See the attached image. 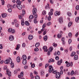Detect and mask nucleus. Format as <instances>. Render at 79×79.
I'll return each mask as SVG.
<instances>
[{
    "label": "nucleus",
    "mask_w": 79,
    "mask_h": 79,
    "mask_svg": "<svg viewBox=\"0 0 79 79\" xmlns=\"http://www.w3.org/2000/svg\"><path fill=\"white\" fill-rule=\"evenodd\" d=\"M8 31L10 33H12V34H15V31L12 28H9Z\"/></svg>",
    "instance_id": "obj_4"
},
{
    "label": "nucleus",
    "mask_w": 79,
    "mask_h": 79,
    "mask_svg": "<svg viewBox=\"0 0 79 79\" xmlns=\"http://www.w3.org/2000/svg\"><path fill=\"white\" fill-rule=\"evenodd\" d=\"M56 73V71L55 70H55H54V71H52V73H53V74H55V73Z\"/></svg>",
    "instance_id": "obj_51"
},
{
    "label": "nucleus",
    "mask_w": 79,
    "mask_h": 79,
    "mask_svg": "<svg viewBox=\"0 0 79 79\" xmlns=\"http://www.w3.org/2000/svg\"><path fill=\"white\" fill-rule=\"evenodd\" d=\"M47 26H49L51 25V22H48L47 24Z\"/></svg>",
    "instance_id": "obj_40"
},
{
    "label": "nucleus",
    "mask_w": 79,
    "mask_h": 79,
    "mask_svg": "<svg viewBox=\"0 0 79 79\" xmlns=\"http://www.w3.org/2000/svg\"><path fill=\"white\" fill-rule=\"evenodd\" d=\"M62 63H63V60H62V59H60V60H59L58 61V62H57V64L59 66H60L61 65Z\"/></svg>",
    "instance_id": "obj_7"
},
{
    "label": "nucleus",
    "mask_w": 79,
    "mask_h": 79,
    "mask_svg": "<svg viewBox=\"0 0 79 79\" xmlns=\"http://www.w3.org/2000/svg\"><path fill=\"white\" fill-rule=\"evenodd\" d=\"M25 23L26 26H29V23L27 21H26Z\"/></svg>",
    "instance_id": "obj_32"
},
{
    "label": "nucleus",
    "mask_w": 79,
    "mask_h": 79,
    "mask_svg": "<svg viewBox=\"0 0 79 79\" xmlns=\"http://www.w3.org/2000/svg\"><path fill=\"white\" fill-rule=\"evenodd\" d=\"M63 17H60L59 19V21L60 23H63Z\"/></svg>",
    "instance_id": "obj_13"
},
{
    "label": "nucleus",
    "mask_w": 79,
    "mask_h": 79,
    "mask_svg": "<svg viewBox=\"0 0 79 79\" xmlns=\"http://www.w3.org/2000/svg\"><path fill=\"white\" fill-rule=\"evenodd\" d=\"M2 18H5V17H6V14L4 13L2 14Z\"/></svg>",
    "instance_id": "obj_19"
},
{
    "label": "nucleus",
    "mask_w": 79,
    "mask_h": 79,
    "mask_svg": "<svg viewBox=\"0 0 79 79\" xmlns=\"http://www.w3.org/2000/svg\"><path fill=\"white\" fill-rule=\"evenodd\" d=\"M78 59V56L77 55H76L74 57V60H77Z\"/></svg>",
    "instance_id": "obj_20"
},
{
    "label": "nucleus",
    "mask_w": 79,
    "mask_h": 79,
    "mask_svg": "<svg viewBox=\"0 0 79 79\" xmlns=\"http://www.w3.org/2000/svg\"><path fill=\"white\" fill-rule=\"evenodd\" d=\"M79 20V17H76L75 19V21L76 23H77Z\"/></svg>",
    "instance_id": "obj_25"
},
{
    "label": "nucleus",
    "mask_w": 79,
    "mask_h": 79,
    "mask_svg": "<svg viewBox=\"0 0 79 79\" xmlns=\"http://www.w3.org/2000/svg\"><path fill=\"white\" fill-rule=\"evenodd\" d=\"M40 45V43H37L35 44L36 47H38Z\"/></svg>",
    "instance_id": "obj_28"
},
{
    "label": "nucleus",
    "mask_w": 79,
    "mask_h": 79,
    "mask_svg": "<svg viewBox=\"0 0 79 79\" xmlns=\"http://www.w3.org/2000/svg\"><path fill=\"white\" fill-rule=\"evenodd\" d=\"M23 72H22L20 73L21 76L22 77H23Z\"/></svg>",
    "instance_id": "obj_50"
},
{
    "label": "nucleus",
    "mask_w": 79,
    "mask_h": 79,
    "mask_svg": "<svg viewBox=\"0 0 79 79\" xmlns=\"http://www.w3.org/2000/svg\"><path fill=\"white\" fill-rule=\"evenodd\" d=\"M61 40L62 41H64V37H63L61 39Z\"/></svg>",
    "instance_id": "obj_63"
},
{
    "label": "nucleus",
    "mask_w": 79,
    "mask_h": 79,
    "mask_svg": "<svg viewBox=\"0 0 79 79\" xmlns=\"http://www.w3.org/2000/svg\"><path fill=\"white\" fill-rule=\"evenodd\" d=\"M35 79H40V77H39V76L37 75L35 76Z\"/></svg>",
    "instance_id": "obj_38"
},
{
    "label": "nucleus",
    "mask_w": 79,
    "mask_h": 79,
    "mask_svg": "<svg viewBox=\"0 0 79 79\" xmlns=\"http://www.w3.org/2000/svg\"><path fill=\"white\" fill-rule=\"evenodd\" d=\"M16 3L17 4V5H21V2L19 1V0H17L16 1Z\"/></svg>",
    "instance_id": "obj_18"
},
{
    "label": "nucleus",
    "mask_w": 79,
    "mask_h": 79,
    "mask_svg": "<svg viewBox=\"0 0 79 79\" xmlns=\"http://www.w3.org/2000/svg\"><path fill=\"white\" fill-rule=\"evenodd\" d=\"M22 63L23 64H26L27 63V61L26 60H23Z\"/></svg>",
    "instance_id": "obj_17"
},
{
    "label": "nucleus",
    "mask_w": 79,
    "mask_h": 79,
    "mask_svg": "<svg viewBox=\"0 0 79 79\" xmlns=\"http://www.w3.org/2000/svg\"><path fill=\"white\" fill-rule=\"evenodd\" d=\"M2 5H4V4L5 3V1H4V0H2Z\"/></svg>",
    "instance_id": "obj_56"
},
{
    "label": "nucleus",
    "mask_w": 79,
    "mask_h": 79,
    "mask_svg": "<svg viewBox=\"0 0 79 79\" xmlns=\"http://www.w3.org/2000/svg\"><path fill=\"white\" fill-rule=\"evenodd\" d=\"M28 39L29 40H32V39L34 38V37H33V35H29L28 37Z\"/></svg>",
    "instance_id": "obj_12"
},
{
    "label": "nucleus",
    "mask_w": 79,
    "mask_h": 79,
    "mask_svg": "<svg viewBox=\"0 0 79 79\" xmlns=\"http://www.w3.org/2000/svg\"><path fill=\"white\" fill-rule=\"evenodd\" d=\"M35 52H38V51H39V48H36L35 49Z\"/></svg>",
    "instance_id": "obj_46"
},
{
    "label": "nucleus",
    "mask_w": 79,
    "mask_h": 79,
    "mask_svg": "<svg viewBox=\"0 0 79 79\" xmlns=\"http://www.w3.org/2000/svg\"><path fill=\"white\" fill-rule=\"evenodd\" d=\"M49 69L48 70V72L50 73H51L52 71H54V69L53 68V67L52 65H50L49 66Z\"/></svg>",
    "instance_id": "obj_3"
},
{
    "label": "nucleus",
    "mask_w": 79,
    "mask_h": 79,
    "mask_svg": "<svg viewBox=\"0 0 79 79\" xmlns=\"http://www.w3.org/2000/svg\"><path fill=\"white\" fill-rule=\"evenodd\" d=\"M46 33H47V31H44V32H43V35H45V34H46Z\"/></svg>",
    "instance_id": "obj_55"
},
{
    "label": "nucleus",
    "mask_w": 79,
    "mask_h": 79,
    "mask_svg": "<svg viewBox=\"0 0 79 79\" xmlns=\"http://www.w3.org/2000/svg\"><path fill=\"white\" fill-rule=\"evenodd\" d=\"M69 37H72V33L71 32L69 33Z\"/></svg>",
    "instance_id": "obj_36"
},
{
    "label": "nucleus",
    "mask_w": 79,
    "mask_h": 79,
    "mask_svg": "<svg viewBox=\"0 0 79 79\" xmlns=\"http://www.w3.org/2000/svg\"><path fill=\"white\" fill-rule=\"evenodd\" d=\"M22 46L23 47H26V44L24 43H23L22 44Z\"/></svg>",
    "instance_id": "obj_39"
},
{
    "label": "nucleus",
    "mask_w": 79,
    "mask_h": 79,
    "mask_svg": "<svg viewBox=\"0 0 79 79\" xmlns=\"http://www.w3.org/2000/svg\"><path fill=\"white\" fill-rule=\"evenodd\" d=\"M55 16H59V15H60V11H56L55 13Z\"/></svg>",
    "instance_id": "obj_10"
},
{
    "label": "nucleus",
    "mask_w": 79,
    "mask_h": 79,
    "mask_svg": "<svg viewBox=\"0 0 79 79\" xmlns=\"http://www.w3.org/2000/svg\"><path fill=\"white\" fill-rule=\"evenodd\" d=\"M66 66L67 67H69L70 66V63H67L66 65Z\"/></svg>",
    "instance_id": "obj_43"
},
{
    "label": "nucleus",
    "mask_w": 79,
    "mask_h": 79,
    "mask_svg": "<svg viewBox=\"0 0 79 79\" xmlns=\"http://www.w3.org/2000/svg\"><path fill=\"white\" fill-rule=\"evenodd\" d=\"M16 6L19 10H21L22 9V6L21 4H17Z\"/></svg>",
    "instance_id": "obj_6"
},
{
    "label": "nucleus",
    "mask_w": 79,
    "mask_h": 79,
    "mask_svg": "<svg viewBox=\"0 0 79 79\" xmlns=\"http://www.w3.org/2000/svg\"><path fill=\"white\" fill-rule=\"evenodd\" d=\"M35 64H33L31 65V68H34L35 67Z\"/></svg>",
    "instance_id": "obj_52"
},
{
    "label": "nucleus",
    "mask_w": 79,
    "mask_h": 79,
    "mask_svg": "<svg viewBox=\"0 0 79 79\" xmlns=\"http://www.w3.org/2000/svg\"><path fill=\"white\" fill-rule=\"evenodd\" d=\"M9 39L10 40H14V37H13V35H11L10 36L9 38Z\"/></svg>",
    "instance_id": "obj_11"
},
{
    "label": "nucleus",
    "mask_w": 79,
    "mask_h": 79,
    "mask_svg": "<svg viewBox=\"0 0 79 79\" xmlns=\"http://www.w3.org/2000/svg\"><path fill=\"white\" fill-rule=\"evenodd\" d=\"M47 5H48V8L50 9V5H49V3H47Z\"/></svg>",
    "instance_id": "obj_58"
},
{
    "label": "nucleus",
    "mask_w": 79,
    "mask_h": 79,
    "mask_svg": "<svg viewBox=\"0 0 79 79\" xmlns=\"http://www.w3.org/2000/svg\"><path fill=\"white\" fill-rule=\"evenodd\" d=\"M4 70H5L6 69H7V66H5L3 68Z\"/></svg>",
    "instance_id": "obj_54"
},
{
    "label": "nucleus",
    "mask_w": 79,
    "mask_h": 79,
    "mask_svg": "<svg viewBox=\"0 0 79 79\" xmlns=\"http://www.w3.org/2000/svg\"><path fill=\"white\" fill-rule=\"evenodd\" d=\"M40 74L41 76H43L44 74V70H41Z\"/></svg>",
    "instance_id": "obj_27"
},
{
    "label": "nucleus",
    "mask_w": 79,
    "mask_h": 79,
    "mask_svg": "<svg viewBox=\"0 0 79 79\" xmlns=\"http://www.w3.org/2000/svg\"><path fill=\"white\" fill-rule=\"evenodd\" d=\"M53 46L54 47H56L57 46V44H56L55 43H54L52 44Z\"/></svg>",
    "instance_id": "obj_30"
},
{
    "label": "nucleus",
    "mask_w": 79,
    "mask_h": 79,
    "mask_svg": "<svg viewBox=\"0 0 79 79\" xmlns=\"http://www.w3.org/2000/svg\"><path fill=\"white\" fill-rule=\"evenodd\" d=\"M21 61V60L20 59V57H19L18 56L17 58V61L18 63H19L20 61Z\"/></svg>",
    "instance_id": "obj_16"
},
{
    "label": "nucleus",
    "mask_w": 79,
    "mask_h": 79,
    "mask_svg": "<svg viewBox=\"0 0 79 79\" xmlns=\"http://www.w3.org/2000/svg\"><path fill=\"white\" fill-rule=\"evenodd\" d=\"M73 62H71L70 63V66H73Z\"/></svg>",
    "instance_id": "obj_59"
},
{
    "label": "nucleus",
    "mask_w": 79,
    "mask_h": 79,
    "mask_svg": "<svg viewBox=\"0 0 79 79\" xmlns=\"http://www.w3.org/2000/svg\"><path fill=\"white\" fill-rule=\"evenodd\" d=\"M42 13L43 15H46V11H43Z\"/></svg>",
    "instance_id": "obj_41"
},
{
    "label": "nucleus",
    "mask_w": 79,
    "mask_h": 79,
    "mask_svg": "<svg viewBox=\"0 0 79 79\" xmlns=\"http://www.w3.org/2000/svg\"><path fill=\"white\" fill-rule=\"evenodd\" d=\"M61 74L60 72H58L56 73V79H60V76Z\"/></svg>",
    "instance_id": "obj_5"
},
{
    "label": "nucleus",
    "mask_w": 79,
    "mask_h": 79,
    "mask_svg": "<svg viewBox=\"0 0 79 79\" xmlns=\"http://www.w3.org/2000/svg\"><path fill=\"white\" fill-rule=\"evenodd\" d=\"M33 14L34 15H35L34 16L35 18H37V9L36 8H34L33 9Z\"/></svg>",
    "instance_id": "obj_2"
},
{
    "label": "nucleus",
    "mask_w": 79,
    "mask_h": 79,
    "mask_svg": "<svg viewBox=\"0 0 79 79\" xmlns=\"http://www.w3.org/2000/svg\"><path fill=\"white\" fill-rule=\"evenodd\" d=\"M54 61H55L54 60L52 59H51L49 60L48 62L51 63V62H54Z\"/></svg>",
    "instance_id": "obj_23"
},
{
    "label": "nucleus",
    "mask_w": 79,
    "mask_h": 79,
    "mask_svg": "<svg viewBox=\"0 0 79 79\" xmlns=\"http://www.w3.org/2000/svg\"><path fill=\"white\" fill-rule=\"evenodd\" d=\"M57 54L58 55H60V52L59 51H57Z\"/></svg>",
    "instance_id": "obj_62"
},
{
    "label": "nucleus",
    "mask_w": 79,
    "mask_h": 79,
    "mask_svg": "<svg viewBox=\"0 0 79 79\" xmlns=\"http://www.w3.org/2000/svg\"><path fill=\"white\" fill-rule=\"evenodd\" d=\"M18 72V70H15L14 72V74H16L17 73V72Z\"/></svg>",
    "instance_id": "obj_60"
},
{
    "label": "nucleus",
    "mask_w": 79,
    "mask_h": 79,
    "mask_svg": "<svg viewBox=\"0 0 79 79\" xmlns=\"http://www.w3.org/2000/svg\"><path fill=\"white\" fill-rule=\"evenodd\" d=\"M34 22L35 24H36V23H37V20H36V19H35V18L34 19Z\"/></svg>",
    "instance_id": "obj_42"
},
{
    "label": "nucleus",
    "mask_w": 79,
    "mask_h": 79,
    "mask_svg": "<svg viewBox=\"0 0 79 79\" xmlns=\"http://www.w3.org/2000/svg\"><path fill=\"white\" fill-rule=\"evenodd\" d=\"M22 12H23V15H24L26 14V13H25V10H22Z\"/></svg>",
    "instance_id": "obj_45"
},
{
    "label": "nucleus",
    "mask_w": 79,
    "mask_h": 79,
    "mask_svg": "<svg viewBox=\"0 0 79 79\" xmlns=\"http://www.w3.org/2000/svg\"><path fill=\"white\" fill-rule=\"evenodd\" d=\"M46 27V23H44L42 27H43L44 28H45Z\"/></svg>",
    "instance_id": "obj_48"
},
{
    "label": "nucleus",
    "mask_w": 79,
    "mask_h": 79,
    "mask_svg": "<svg viewBox=\"0 0 79 79\" xmlns=\"http://www.w3.org/2000/svg\"><path fill=\"white\" fill-rule=\"evenodd\" d=\"M8 12H9V13H11V11H12V10H11V8L9 9L8 10Z\"/></svg>",
    "instance_id": "obj_44"
},
{
    "label": "nucleus",
    "mask_w": 79,
    "mask_h": 79,
    "mask_svg": "<svg viewBox=\"0 0 79 79\" xmlns=\"http://www.w3.org/2000/svg\"><path fill=\"white\" fill-rule=\"evenodd\" d=\"M57 37L58 39H60L62 37V34H58L57 35Z\"/></svg>",
    "instance_id": "obj_15"
},
{
    "label": "nucleus",
    "mask_w": 79,
    "mask_h": 79,
    "mask_svg": "<svg viewBox=\"0 0 79 79\" xmlns=\"http://www.w3.org/2000/svg\"><path fill=\"white\" fill-rule=\"evenodd\" d=\"M15 25L16 27H19V24H18V23L15 24Z\"/></svg>",
    "instance_id": "obj_61"
},
{
    "label": "nucleus",
    "mask_w": 79,
    "mask_h": 79,
    "mask_svg": "<svg viewBox=\"0 0 79 79\" xmlns=\"http://www.w3.org/2000/svg\"><path fill=\"white\" fill-rule=\"evenodd\" d=\"M22 57L23 58V60H26V59H27V56H26V55H23Z\"/></svg>",
    "instance_id": "obj_24"
},
{
    "label": "nucleus",
    "mask_w": 79,
    "mask_h": 79,
    "mask_svg": "<svg viewBox=\"0 0 79 79\" xmlns=\"http://www.w3.org/2000/svg\"><path fill=\"white\" fill-rule=\"evenodd\" d=\"M27 68H28V66H25L24 67V69H27Z\"/></svg>",
    "instance_id": "obj_53"
},
{
    "label": "nucleus",
    "mask_w": 79,
    "mask_h": 79,
    "mask_svg": "<svg viewBox=\"0 0 79 79\" xmlns=\"http://www.w3.org/2000/svg\"><path fill=\"white\" fill-rule=\"evenodd\" d=\"M7 75L9 76H11V72H8L7 73Z\"/></svg>",
    "instance_id": "obj_34"
},
{
    "label": "nucleus",
    "mask_w": 79,
    "mask_h": 79,
    "mask_svg": "<svg viewBox=\"0 0 79 79\" xmlns=\"http://www.w3.org/2000/svg\"><path fill=\"white\" fill-rule=\"evenodd\" d=\"M51 19H52L51 16H50V15H49V16L48 18V21H50L51 20Z\"/></svg>",
    "instance_id": "obj_29"
},
{
    "label": "nucleus",
    "mask_w": 79,
    "mask_h": 79,
    "mask_svg": "<svg viewBox=\"0 0 79 79\" xmlns=\"http://www.w3.org/2000/svg\"><path fill=\"white\" fill-rule=\"evenodd\" d=\"M72 22H70L68 23V26L69 27H70V26L72 25Z\"/></svg>",
    "instance_id": "obj_31"
},
{
    "label": "nucleus",
    "mask_w": 79,
    "mask_h": 79,
    "mask_svg": "<svg viewBox=\"0 0 79 79\" xmlns=\"http://www.w3.org/2000/svg\"><path fill=\"white\" fill-rule=\"evenodd\" d=\"M53 50V48L52 47H51L49 48V52H52Z\"/></svg>",
    "instance_id": "obj_22"
},
{
    "label": "nucleus",
    "mask_w": 79,
    "mask_h": 79,
    "mask_svg": "<svg viewBox=\"0 0 79 79\" xmlns=\"http://www.w3.org/2000/svg\"><path fill=\"white\" fill-rule=\"evenodd\" d=\"M34 18V16L32 15H31L29 17V19H33Z\"/></svg>",
    "instance_id": "obj_26"
},
{
    "label": "nucleus",
    "mask_w": 79,
    "mask_h": 79,
    "mask_svg": "<svg viewBox=\"0 0 79 79\" xmlns=\"http://www.w3.org/2000/svg\"><path fill=\"white\" fill-rule=\"evenodd\" d=\"M44 41H47V39H48V37H47V35H45L44 37Z\"/></svg>",
    "instance_id": "obj_14"
},
{
    "label": "nucleus",
    "mask_w": 79,
    "mask_h": 79,
    "mask_svg": "<svg viewBox=\"0 0 79 79\" xmlns=\"http://www.w3.org/2000/svg\"><path fill=\"white\" fill-rule=\"evenodd\" d=\"M55 59L56 60H59V57H58V56H56Z\"/></svg>",
    "instance_id": "obj_47"
},
{
    "label": "nucleus",
    "mask_w": 79,
    "mask_h": 79,
    "mask_svg": "<svg viewBox=\"0 0 79 79\" xmlns=\"http://www.w3.org/2000/svg\"><path fill=\"white\" fill-rule=\"evenodd\" d=\"M34 74H36V75H37L38 74V73H37V72L35 71H34Z\"/></svg>",
    "instance_id": "obj_57"
},
{
    "label": "nucleus",
    "mask_w": 79,
    "mask_h": 79,
    "mask_svg": "<svg viewBox=\"0 0 79 79\" xmlns=\"http://www.w3.org/2000/svg\"><path fill=\"white\" fill-rule=\"evenodd\" d=\"M76 9L77 10H79V6L77 5L76 7Z\"/></svg>",
    "instance_id": "obj_37"
},
{
    "label": "nucleus",
    "mask_w": 79,
    "mask_h": 79,
    "mask_svg": "<svg viewBox=\"0 0 79 79\" xmlns=\"http://www.w3.org/2000/svg\"><path fill=\"white\" fill-rule=\"evenodd\" d=\"M68 42L69 44H70L72 42V40H71V39H69L68 40Z\"/></svg>",
    "instance_id": "obj_35"
},
{
    "label": "nucleus",
    "mask_w": 79,
    "mask_h": 79,
    "mask_svg": "<svg viewBox=\"0 0 79 79\" xmlns=\"http://www.w3.org/2000/svg\"><path fill=\"white\" fill-rule=\"evenodd\" d=\"M74 71L72 70L71 72V76H73V74H74Z\"/></svg>",
    "instance_id": "obj_49"
},
{
    "label": "nucleus",
    "mask_w": 79,
    "mask_h": 79,
    "mask_svg": "<svg viewBox=\"0 0 79 79\" xmlns=\"http://www.w3.org/2000/svg\"><path fill=\"white\" fill-rule=\"evenodd\" d=\"M76 54V52H72V53L71 55V56H74V55H75V54Z\"/></svg>",
    "instance_id": "obj_21"
},
{
    "label": "nucleus",
    "mask_w": 79,
    "mask_h": 79,
    "mask_svg": "<svg viewBox=\"0 0 79 79\" xmlns=\"http://www.w3.org/2000/svg\"><path fill=\"white\" fill-rule=\"evenodd\" d=\"M67 15H68L69 16H71V12H69L67 13Z\"/></svg>",
    "instance_id": "obj_33"
},
{
    "label": "nucleus",
    "mask_w": 79,
    "mask_h": 79,
    "mask_svg": "<svg viewBox=\"0 0 79 79\" xmlns=\"http://www.w3.org/2000/svg\"><path fill=\"white\" fill-rule=\"evenodd\" d=\"M50 11L51 12H49L48 15L52 16V15H53V9H51L50 10Z\"/></svg>",
    "instance_id": "obj_9"
},
{
    "label": "nucleus",
    "mask_w": 79,
    "mask_h": 79,
    "mask_svg": "<svg viewBox=\"0 0 79 79\" xmlns=\"http://www.w3.org/2000/svg\"><path fill=\"white\" fill-rule=\"evenodd\" d=\"M14 23H17V22H18V21L16 20L15 19V20H14Z\"/></svg>",
    "instance_id": "obj_64"
},
{
    "label": "nucleus",
    "mask_w": 79,
    "mask_h": 79,
    "mask_svg": "<svg viewBox=\"0 0 79 79\" xmlns=\"http://www.w3.org/2000/svg\"><path fill=\"white\" fill-rule=\"evenodd\" d=\"M43 49L44 50V52H48V50L47 49V47L46 46H44L43 48Z\"/></svg>",
    "instance_id": "obj_8"
},
{
    "label": "nucleus",
    "mask_w": 79,
    "mask_h": 79,
    "mask_svg": "<svg viewBox=\"0 0 79 79\" xmlns=\"http://www.w3.org/2000/svg\"><path fill=\"white\" fill-rule=\"evenodd\" d=\"M10 64V66L12 68H14V64L12 62V60L11 58H9L8 59H7L6 60L4 61V63L5 64H8V63Z\"/></svg>",
    "instance_id": "obj_1"
}]
</instances>
